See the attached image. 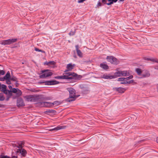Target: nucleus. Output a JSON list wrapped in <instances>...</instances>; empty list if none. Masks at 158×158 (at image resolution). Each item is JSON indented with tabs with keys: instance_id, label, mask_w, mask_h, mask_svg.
<instances>
[{
	"instance_id": "nucleus-1",
	"label": "nucleus",
	"mask_w": 158,
	"mask_h": 158,
	"mask_svg": "<svg viewBox=\"0 0 158 158\" xmlns=\"http://www.w3.org/2000/svg\"><path fill=\"white\" fill-rule=\"evenodd\" d=\"M75 76V74L74 73L68 72L64 73L62 75L56 76L55 78L71 79H73Z\"/></svg>"
},
{
	"instance_id": "nucleus-2",
	"label": "nucleus",
	"mask_w": 158,
	"mask_h": 158,
	"mask_svg": "<svg viewBox=\"0 0 158 158\" xmlns=\"http://www.w3.org/2000/svg\"><path fill=\"white\" fill-rule=\"evenodd\" d=\"M67 90L69 93V97L68 99V101L70 102L74 101L77 97L75 95V90L72 88H68Z\"/></svg>"
},
{
	"instance_id": "nucleus-3",
	"label": "nucleus",
	"mask_w": 158,
	"mask_h": 158,
	"mask_svg": "<svg viewBox=\"0 0 158 158\" xmlns=\"http://www.w3.org/2000/svg\"><path fill=\"white\" fill-rule=\"evenodd\" d=\"M133 77V76L132 75L126 78L121 77L118 79V81H122L121 82V84H130L132 83L134 81L133 80H130L132 79Z\"/></svg>"
},
{
	"instance_id": "nucleus-4",
	"label": "nucleus",
	"mask_w": 158,
	"mask_h": 158,
	"mask_svg": "<svg viewBox=\"0 0 158 158\" xmlns=\"http://www.w3.org/2000/svg\"><path fill=\"white\" fill-rule=\"evenodd\" d=\"M24 98L27 101L35 102L39 98V96L38 95H30L25 96Z\"/></svg>"
},
{
	"instance_id": "nucleus-5",
	"label": "nucleus",
	"mask_w": 158,
	"mask_h": 158,
	"mask_svg": "<svg viewBox=\"0 0 158 158\" xmlns=\"http://www.w3.org/2000/svg\"><path fill=\"white\" fill-rule=\"evenodd\" d=\"M23 144L24 143L23 142H20V143H19L18 144H16L15 146L19 148V149L17 150V153H20L23 156H25L26 154V151L22 148L23 145Z\"/></svg>"
},
{
	"instance_id": "nucleus-6",
	"label": "nucleus",
	"mask_w": 158,
	"mask_h": 158,
	"mask_svg": "<svg viewBox=\"0 0 158 158\" xmlns=\"http://www.w3.org/2000/svg\"><path fill=\"white\" fill-rule=\"evenodd\" d=\"M19 39L17 38H12L7 40H4L1 41L0 44L2 45H10L16 42Z\"/></svg>"
},
{
	"instance_id": "nucleus-7",
	"label": "nucleus",
	"mask_w": 158,
	"mask_h": 158,
	"mask_svg": "<svg viewBox=\"0 0 158 158\" xmlns=\"http://www.w3.org/2000/svg\"><path fill=\"white\" fill-rule=\"evenodd\" d=\"M115 78L121 76L126 77L129 75V73L127 71H119L115 72L114 73Z\"/></svg>"
},
{
	"instance_id": "nucleus-8",
	"label": "nucleus",
	"mask_w": 158,
	"mask_h": 158,
	"mask_svg": "<svg viewBox=\"0 0 158 158\" xmlns=\"http://www.w3.org/2000/svg\"><path fill=\"white\" fill-rule=\"evenodd\" d=\"M106 59L108 61L112 64H117L119 63V61L116 58L112 56H107Z\"/></svg>"
},
{
	"instance_id": "nucleus-9",
	"label": "nucleus",
	"mask_w": 158,
	"mask_h": 158,
	"mask_svg": "<svg viewBox=\"0 0 158 158\" xmlns=\"http://www.w3.org/2000/svg\"><path fill=\"white\" fill-rule=\"evenodd\" d=\"M42 74L40 76V78L46 77L51 76L52 75V73L48 70H46L43 71Z\"/></svg>"
},
{
	"instance_id": "nucleus-10",
	"label": "nucleus",
	"mask_w": 158,
	"mask_h": 158,
	"mask_svg": "<svg viewBox=\"0 0 158 158\" xmlns=\"http://www.w3.org/2000/svg\"><path fill=\"white\" fill-rule=\"evenodd\" d=\"M6 86L5 85H2L1 86V91L6 94H8L10 96H11V91L7 90L6 89Z\"/></svg>"
},
{
	"instance_id": "nucleus-11",
	"label": "nucleus",
	"mask_w": 158,
	"mask_h": 158,
	"mask_svg": "<svg viewBox=\"0 0 158 158\" xmlns=\"http://www.w3.org/2000/svg\"><path fill=\"white\" fill-rule=\"evenodd\" d=\"M11 92L16 94L18 96L21 95L22 94V92L21 90L17 88H13L11 91Z\"/></svg>"
},
{
	"instance_id": "nucleus-12",
	"label": "nucleus",
	"mask_w": 158,
	"mask_h": 158,
	"mask_svg": "<svg viewBox=\"0 0 158 158\" xmlns=\"http://www.w3.org/2000/svg\"><path fill=\"white\" fill-rule=\"evenodd\" d=\"M102 78L106 79H111L115 78L114 75H111L110 74H105L102 76Z\"/></svg>"
},
{
	"instance_id": "nucleus-13",
	"label": "nucleus",
	"mask_w": 158,
	"mask_h": 158,
	"mask_svg": "<svg viewBox=\"0 0 158 158\" xmlns=\"http://www.w3.org/2000/svg\"><path fill=\"white\" fill-rule=\"evenodd\" d=\"M58 82L56 81H48L45 82V84L47 85H52L57 84Z\"/></svg>"
},
{
	"instance_id": "nucleus-14",
	"label": "nucleus",
	"mask_w": 158,
	"mask_h": 158,
	"mask_svg": "<svg viewBox=\"0 0 158 158\" xmlns=\"http://www.w3.org/2000/svg\"><path fill=\"white\" fill-rule=\"evenodd\" d=\"M42 106L50 107L52 105V104L48 102H42L41 103Z\"/></svg>"
},
{
	"instance_id": "nucleus-15",
	"label": "nucleus",
	"mask_w": 158,
	"mask_h": 158,
	"mask_svg": "<svg viewBox=\"0 0 158 158\" xmlns=\"http://www.w3.org/2000/svg\"><path fill=\"white\" fill-rule=\"evenodd\" d=\"M44 65H47L50 66L51 67L54 66L55 64V62L53 61H51L49 62L46 61L44 63Z\"/></svg>"
},
{
	"instance_id": "nucleus-16",
	"label": "nucleus",
	"mask_w": 158,
	"mask_h": 158,
	"mask_svg": "<svg viewBox=\"0 0 158 158\" xmlns=\"http://www.w3.org/2000/svg\"><path fill=\"white\" fill-rule=\"evenodd\" d=\"M17 105L19 106H22L24 105L23 100L21 99H19L17 100Z\"/></svg>"
},
{
	"instance_id": "nucleus-17",
	"label": "nucleus",
	"mask_w": 158,
	"mask_h": 158,
	"mask_svg": "<svg viewBox=\"0 0 158 158\" xmlns=\"http://www.w3.org/2000/svg\"><path fill=\"white\" fill-rule=\"evenodd\" d=\"M75 66V64H69L67 65V70L65 71V72L67 71H70L73 69L74 66Z\"/></svg>"
},
{
	"instance_id": "nucleus-18",
	"label": "nucleus",
	"mask_w": 158,
	"mask_h": 158,
	"mask_svg": "<svg viewBox=\"0 0 158 158\" xmlns=\"http://www.w3.org/2000/svg\"><path fill=\"white\" fill-rule=\"evenodd\" d=\"M116 90L120 93H123L125 90V89L123 88L118 87L115 88Z\"/></svg>"
},
{
	"instance_id": "nucleus-19",
	"label": "nucleus",
	"mask_w": 158,
	"mask_h": 158,
	"mask_svg": "<svg viewBox=\"0 0 158 158\" xmlns=\"http://www.w3.org/2000/svg\"><path fill=\"white\" fill-rule=\"evenodd\" d=\"M10 79V73L9 71H8L5 76H4L3 77V80H8V79Z\"/></svg>"
},
{
	"instance_id": "nucleus-20",
	"label": "nucleus",
	"mask_w": 158,
	"mask_h": 158,
	"mask_svg": "<svg viewBox=\"0 0 158 158\" xmlns=\"http://www.w3.org/2000/svg\"><path fill=\"white\" fill-rule=\"evenodd\" d=\"M64 128L63 126H58L53 129H52L50 131H57L58 130Z\"/></svg>"
},
{
	"instance_id": "nucleus-21",
	"label": "nucleus",
	"mask_w": 158,
	"mask_h": 158,
	"mask_svg": "<svg viewBox=\"0 0 158 158\" xmlns=\"http://www.w3.org/2000/svg\"><path fill=\"white\" fill-rule=\"evenodd\" d=\"M100 67L104 69H107L108 68L107 65L104 64H101L100 65Z\"/></svg>"
},
{
	"instance_id": "nucleus-22",
	"label": "nucleus",
	"mask_w": 158,
	"mask_h": 158,
	"mask_svg": "<svg viewBox=\"0 0 158 158\" xmlns=\"http://www.w3.org/2000/svg\"><path fill=\"white\" fill-rule=\"evenodd\" d=\"M76 52L78 56L80 57H82L83 56V53L81 51V50H76Z\"/></svg>"
},
{
	"instance_id": "nucleus-23",
	"label": "nucleus",
	"mask_w": 158,
	"mask_h": 158,
	"mask_svg": "<svg viewBox=\"0 0 158 158\" xmlns=\"http://www.w3.org/2000/svg\"><path fill=\"white\" fill-rule=\"evenodd\" d=\"M149 60H151L153 62H157L158 63V61L156 59L153 58H149Z\"/></svg>"
},
{
	"instance_id": "nucleus-24",
	"label": "nucleus",
	"mask_w": 158,
	"mask_h": 158,
	"mask_svg": "<svg viewBox=\"0 0 158 158\" xmlns=\"http://www.w3.org/2000/svg\"><path fill=\"white\" fill-rule=\"evenodd\" d=\"M135 71L138 75H139L141 73L142 71L139 68H136L135 69Z\"/></svg>"
},
{
	"instance_id": "nucleus-25",
	"label": "nucleus",
	"mask_w": 158,
	"mask_h": 158,
	"mask_svg": "<svg viewBox=\"0 0 158 158\" xmlns=\"http://www.w3.org/2000/svg\"><path fill=\"white\" fill-rule=\"evenodd\" d=\"M17 156H13L11 158H17ZM1 158H11L10 157L7 156H1Z\"/></svg>"
},
{
	"instance_id": "nucleus-26",
	"label": "nucleus",
	"mask_w": 158,
	"mask_h": 158,
	"mask_svg": "<svg viewBox=\"0 0 158 158\" xmlns=\"http://www.w3.org/2000/svg\"><path fill=\"white\" fill-rule=\"evenodd\" d=\"M149 136L150 138V139L152 140L154 139L156 137L155 134H153V135L150 134V135H149Z\"/></svg>"
},
{
	"instance_id": "nucleus-27",
	"label": "nucleus",
	"mask_w": 158,
	"mask_h": 158,
	"mask_svg": "<svg viewBox=\"0 0 158 158\" xmlns=\"http://www.w3.org/2000/svg\"><path fill=\"white\" fill-rule=\"evenodd\" d=\"M46 112L47 113H53V114H55L56 113V111L55 110H48L46 111Z\"/></svg>"
},
{
	"instance_id": "nucleus-28",
	"label": "nucleus",
	"mask_w": 158,
	"mask_h": 158,
	"mask_svg": "<svg viewBox=\"0 0 158 158\" xmlns=\"http://www.w3.org/2000/svg\"><path fill=\"white\" fill-rule=\"evenodd\" d=\"M76 31L75 30L74 31H71L69 33V35L70 36L74 35L76 33Z\"/></svg>"
},
{
	"instance_id": "nucleus-29",
	"label": "nucleus",
	"mask_w": 158,
	"mask_h": 158,
	"mask_svg": "<svg viewBox=\"0 0 158 158\" xmlns=\"http://www.w3.org/2000/svg\"><path fill=\"white\" fill-rule=\"evenodd\" d=\"M5 98L3 96L2 94H0V101H3L4 100Z\"/></svg>"
},
{
	"instance_id": "nucleus-30",
	"label": "nucleus",
	"mask_w": 158,
	"mask_h": 158,
	"mask_svg": "<svg viewBox=\"0 0 158 158\" xmlns=\"http://www.w3.org/2000/svg\"><path fill=\"white\" fill-rule=\"evenodd\" d=\"M106 0H99V1H100L102 2V5H104L105 4H106V3H107L106 2Z\"/></svg>"
},
{
	"instance_id": "nucleus-31",
	"label": "nucleus",
	"mask_w": 158,
	"mask_h": 158,
	"mask_svg": "<svg viewBox=\"0 0 158 158\" xmlns=\"http://www.w3.org/2000/svg\"><path fill=\"white\" fill-rule=\"evenodd\" d=\"M108 1L109 2L106 3V4L108 5H110L113 4L112 0H108Z\"/></svg>"
},
{
	"instance_id": "nucleus-32",
	"label": "nucleus",
	"mask_w": 158,
	"mask_h": 158,
	"mask_svg": "<svg viewBox=\"0 0 158 158\" xmlns=\"http://www.w3.org/2000/svg\"><path fill=\"white\" fill-rule=\"evenodd\" d=\"M102 3H101L100 1H99L98 2V3L97 5V7H96V8L97 7L98 8L100 6H102Z\"/></svg>"
},
{
	"instance_id": "nucleus-33",
	"label": "nucleus",
	"mask_w": 158,
	"mask_h": 158,
	"mask_svg": "<svg viewBox=\"0 0 158 158\" xmlns=\"http://www.w3.org/2000/svg\"><path fill=\"white\" fill-rule=\"evenodd\" d=\"M5 74V72L3 70H0V75H3Z\"/></svg>"
},
{
	"instance_id": "nucleus-34",
	"label": "nucleus",
	"mask_w": 158,
	"mask_h": 158,
	"mask_svg": "<svg viewBox=\"0 0 158 158\" xmlns=\"http://www.w3.org/2000/svg\"><path fill=\"white\" fill-rule=\"evenodd\" d=\"M6 80V83L8 84H10V79H8V80Z\"/></svg>"
},
{
	"instance_id": "nucleus-35",
	"label": "nucleus",
	"mask_w": 158,
	"mask_h": 158,
	"mask_svg": "<svg viewBox=\"0 0 158 158\" xmlns=\"http://www.w3.org/2000/svg\"><path fill=\"white\" fill-rule=\"evenodd\" d=\"M85 0H79L78 1V2L79 3H81L83 2Z\"/></svg>"
},
{
	"instance_id": "nucleus-36",
	"label": "nucleus",
	"mask_w": 158,
	"mask_h": 158,
	"mask_svg": "<svg viewBox=\"0 0 158 158\" xmlns=\"http://www.w3.org/2000/svg\"><path fill=\"white\" fill-rule=\"evenodd\" d=\"M10 80H12L13 81H15L16 80V78L15 77H14V78H10Z\"/></svg>"
},
{
	"instance_id": "nucleus-37",
	"label": "nucleus",
	"mask_w": 158,
	"mask_h": 158,
	"mask_svg": "<svg viewBox=\"0 0 158 158\" xmlns=\"http://www.w3.org/2000/svg\"><path fill=\"white\" fill-rule=\"evenodd\" d=\"M76 49H79V47L78 45H76L75 46Z\"/></svg>"
},
{
	"instance_id": "nucleus-38",
	"label": "nucleus",
	"mask_w": 158,
	"mask_h": 158,
	"mask_svg": "<svg viewBox=\"0 0 158 158\" xmlns=\"http://www.w3.org/2000/svg\"><path fill=\"white\" fill-rule=\"evenodd\" d=\"M36 51H39V52H44V51H42V50H35Z\"/></svg>"
},
{
	"instance_id": "nucleus-39",
	"label": "nucleus",
	"mask_w": 158,
	"mask_h": 158,
	"mask_svg": "<svg viewBox=\"0 0 158 158\" xmlns=\"http://www.w3.org/2000/svg\"><path fill=\"white\" fill-rule=\"evenodd\" d=\"M112 0V2H113V3L114 2H116L118 0Z\"/></svg>"
},
{
	"instance_id": "nucleus-40",
	"label": "nucleus",
	"mask_w": 158,
	"mask_h": 158,
	"mask_svg": "<svg viewBox=\"0 0 158 158\" xmlns=\"http://www.w3.org/2000/svg\"><path fill=\"white\" fill-rule=\"evenodd\" d=\"M17 47V46H13L11 48H16Z\"/></svg>"
},
{
	"instance_id": "nucleus-41",
	"label": "nucleus",
	"mask_w": 158,
	"mask_h": 158,
	"mask_svg": "<svg viewBox=\"0 0 158 158\" xmlns=\"http://www.w3.org/2000/svg\"><path fill=\"white\" fill-rule=\"evenodd\" d=\"M0 81H3V79L2 78H0Z\"/></svg>"
},
{
	"instance_id": "nucleus-42",
	"label": "nucleus",
	"mask_w": 158,
	"mask_h": 158,
	"mask_svg": "<svg viewBox=\"0 0 158 158\" xmlns=\"http://www.w3.org/2000/svg\"><path fill=\"white\" fill-rule=\"evenodd\" d=\"M57 102H58L55 101V102H54V103H53V104H57Z\"/></svg>"
},
{
	"instance_id": "nucleus-43",
	"label": "nucleus",
	"mask_w": 158,
	"mask_h": 158,
	"mask_svg": "<svg viewBox=\"0 0 158 158\" xmlns=\"http://www.w3.org/2000/svg\"><path fill=\"white\" fill-rule=\"evenodd\" d=\"M156 141L158 143V137L156 138Z\"/></svg>"
},
{
	"instance_id": "nucleus-44",
	"label": "nucleus",
	"mask_w": 158,
	"mask_h": 158,
	"mask_svg": "<svg viewBox=\"0 0 158 158\" xmlns=\"http://www.w3.org/2000/svg\"><path fill=\"white\" fill-rule=\"evenodd\" d=\"M34 49L36 50V49H39V48L34 47Z\"/></svg>"
},
{
	"instance_id": "nucleus-45",
	"label": "nucleus",
	"mask_w": 158,
	"mask_h": 158,
	"mask_svg": "<svg viewBox=\"0 0 158 158\" xmlns=\"http://www.w3.org/2000/svg\"><path fill=\"white\" fill-rule=\"evenodd\" d=\"M9 88L10 89L11 88H12V87H11V86H10V85L9 86Z\"/></svg>"
},
{
	"instance_id": "nucleus-46",
	"label": "nucleus",
	"mask_w": 158,
	"mask_h": 158,
	"mask_svg": "<svg viewBox=\"0 0 158 158\" xmlns=\"http://www.w3.org/2000/svg\"><path fill=\"white\" fill-rule=\"evenodd\" d=\"M9 97H8V98H6V100L7 101H8V100H9Z\"/></svg>"
},
{
	"instance_id": "nucleus-47",
	"label": "nucleus",
	"mask_w": 158,
	"mask_h": 158,
	"mask_svg": "<svg viewBox=\"0 0 158 158\" xmlns=\"http://www.w3.org/2000/svg\"><path fill=\"white\" fill-rule=\"evenodd\" d=\"M157 91L158 92V84L157 85Z\"/></svg>"
}]
</instances>
